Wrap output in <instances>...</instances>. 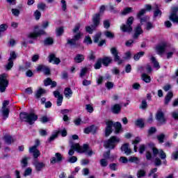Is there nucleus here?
<instances>
[{
  "label": "nucleus",
  "mask_w": 178,
  "mask_h": 178,
  "mask_svg": "<svg viewBox=\"0 0 178 178\" xmlns=\"http://www.w3.org/2000/svg\"><path fill=\"white\" fill-rule=\"evenodd\" d=\"M100 165L103 168H105V167L108 166V161L105 159H101L100 160Z\"/></svg>",
  "instance_id": "5fc2aeb1"
},
{
  "label": "nucleus",
  "mask_w": 178,
  "mask_h": 178,
  "mask_svg": "<svg viewBox=\"0 0 178 178\" xmlns=\"http://www.w3.org/2000/svg\"><path fill=\"white\" fill-rule=\"evenodd\" d=\"M54 95L55 98H57V106H60L62 102H63V95H60V92H59L58 90L54 91Z\"/></svg>",
  "instance_id": "ddd939ff"
},
{
  "label": "nucleus",
  "mask_w": 178,
  "mask_h": 178,
  "mask_svg": "<svg viewBox=\"0 0 178 178\" xmlns=\"http://www.w3.org/2000/svg\"><path fill=\"white\" fill-rule=\"evenodd\" d=\"M19 118L22 122H26L30 124H33L34 122L38 119V116L33 113L29 114L27 113H21L19 114Z\"/></svg>",
  "instance_id": "20e7f679"
},
{
  "label": "nucleus",
  "mask_w": 178,
  "mask_h": 178,
  "mask_svg": "<svg viewBox=\"0 0 178 178\" xmlns=\"http://www.w3.org/2000/svg\"><path fill=\"white\" fill-rule=\"evenodd\" d=\"M131 8H127L124 9V10L122 12V15H129V13H131Z\"/></svg>",
  "instance_id": "bf43d9fd"
},
{
  "label": "nucleus",
  "mask_w": 178,
  "mask_h": 178,
  "mask_svg": "<svg viewBox=\"0 0 178 178\" xmlns=\"http://www.w3.org/2000/svg\"><path fill=\"white\" fill-rule=\"evenodd\" d=\"M28 158L27 157H24L22 161H21V163H22V168H26V166H27L28 164Z\"/></svg>",
  "instance_id": "8fccbe9b"
},
{
  "label": "nucleus",
  "mask_w": 178,
  "mask_h": 178,
  "mask_svg": "<svg viewBox=\"0 0 178 178\" xmlns=\"http://www.w3.org/2000/svg\"><path fill=\"white\" fill-rule=\"evenodd\" d=\"M3 140L5 141V143L8 144V145H10V144H12L13 143H15V138L9 135L4 136Z\"/></svg>",
  "instance_id": "a878e982"
},
{
  "label": "nucleus",
  "mask_w": 178,
  "mask_h": 178,
  "mask_svg": "<svg viewBox=\"0 0 178 178\" xmlns=\"http://www.w3.org/2000/svg\"><path fill=\"white\" fill-rule=\"evenodd\" d=\"M8 30V25L6 24H3L0 25V31L1 33H3V31H6Z\"/></svg>",
  "instance_id": "13d9d810"
},
{
  "label": "nucleus",
  "mask_w": 178,
  "mask_h": 178,
  "mask_svg": "<svg viewBox=\"0 0 178 178\" xmlns=\"http://www.w3.org/2000/svg\"><path fill=\"white\" fill-rule=\"evenodd\" d=\"M143 34V29H141V26L138 25L137 27L135 29V33L134 34V38L137 40L140 35Z\"/></svg>",
  "instance_id": "4be33fe9"
},
{
  "label": "nucleus",
  "mask_w": 178,
  "mask_h": 178,
  "mask_svg": "<svg viewBox=\"0 0 178 178\" xmlns=\"http://www.w3.org/2000/svg\"><path fill=\"white\" fill-rule=\"evenodd\" d=\"M101 35H102V34L101 33H97L93 38V42L97 44V42H98V41H99V39L101 38Z\"/></svg>",
  "instance_id": "37998d69"
},
{
  "label": "nucleus",
  "mask_w": 178,
  "mask_h": 178,
  "mask_svg": "<svg viewBox=\"0 0 178 178\" xmlns=\"http://www.w3.org/2000/svg\"><path fill=\"white\" fill-rule=\"evenodd\" d=\"M113 83L111 81H108L105 83V86L106 87L107 90H112V88H113Z\"/></svg>",
  "instance_id": "864d4df0"
},
{
  "label": "nucleus",
  "mask_w": 178,
  "mask_h": 178,
  "mask_svg": "<svg viewBox=\"0 0 178 178\" xmlns=\"http://www.w3.org/2000/svg\"><path fill=\"white\" fill-rule=\"evenodd\" d=\"M172 117L175 120H178V111H175L171 113Z\"/></svg>",
  "instance_id": "e2e57ef3"
},
{
  "label": "nucleus",
  "mask_w": 178,
  "mask_h": 178,
  "mask_svg": "<svg viewBox=\"0 0 178 178\" xmlns=\"http://www.w3.org/2000/svg\"><path fill=\"white\" fill-rule=\"evenodd\" d=\"M172 98H173V92H169L165 97V104L168 105V104L170 102V99H172Z\"/></svg>",
  "instance_id": "c85d7f7f"
},
{
  "label": "nucleus",
  "mask_w": 178,
  "mask_h": 178,
  "mask_svg": "<svg viewBox=\"0 0 178 178\" xmlns=\"http://www.w3.org/2000/svg\"><path fill=\"white\" fill-rule=\"evenodd\" d=\"M44 94H47V90L44 89L40 88L38 89L35 93V97L37 98V99L41 98L42 95H44Z\"/></svg>",
  "instance_id": "aec40b11"
},
{
  "label": "nucleus",
  "mask_w": 178,
  "mask_h": 178,
  "mask_svg": "<svg viewBox=\"0 0 178 178\" xmlns=\"http://www.w3.org/2000/svg\"><path fill=\"white\" fill-rule=\"evenodd\" d=\"M73 95V91H72V89L70 88H65L64 90V95L65 98H70L72 97V95Z\"/></svg>",
  "instance_id": "bb28decb"
},
{
  "label": "nucleus",
  "mask_w": 178,
  "mask_h": 178,
  "mask_svg": "<svg viewBox=\"0 0 178 178\" xmlns=\"http://www.w3.org/2000/svg\"><path fill=\"white\" fill-rule=\"evenodd\" d=\"M144 56V52L140 51L134 56V59L136 60H138L141 58V56Z\"/></svg>",
  "instance_id": "3c124183"
},
{
  "label": "nucleus",
  "mask_w": 178,
  "mask_h": 178,
  "mask_svg": "<svg viewBox=\"0 0 178 178\" xmlns=\"http://www.w3.org/2000/svg\"><path fill=\"white\" fill-rule=\"evenodd\" d=\"M177 12H178V7L174 6L171 9V14L169 17L170 20H172L173 23H177L178 24V16H177Z\"/></svg>",
  "instance_id": "9d476101"
},
{
  "label": "nucleus",
  "mask_w": 178,
  "mask_h": 178,
  "mask_svg": "<svg viewBox=\"0 0 178 178\" xmlns=\"http://www.w3.org/2000/svg\"><path fill=\"white\" fill-rule=\"evenodd\" d=\"M159 156L161 159H166V154L163 149H160L159 152Z\"/></svg>",
  "instance_id": "a19ab883"
},
{
  "label": "nucleus",
  "mask_w": 178,
  "mask_h": 178,
  "mask_svg": "<svg viewBox=\"0 0 178 178\" xmlns=\"http://www.w3.org/2000/svg\"><path fill=\"white\" fill-rule=\"evenodd\" d=\"M83 42L86 44V45H89L90 44H92V40H91L90 36H86Z\"/></svg>",
  "instance_id": "c9c22d12"
},
{
  "label": "nucleus",
  "mask_w": 178,
  "mask_h": 178,
  "mask_svg": "<svg viewBox=\"0 0 178 178\" xmlns=\"http://www.w3.org/2000/svg\"><path fill=\"white\" fill-rule=\"evenodd\" d=\"M95 29H97V27H95L94 25H92V26H86V33H88V34H92Z\"/></svg>",
  "instance_id": "2f4dec72"
},
{
  "label": "nucleus",
  "mask_w": 178,
  "mask_h": 178,
  "mask_svg": "<svg viewBox=\"0 0 178 178\" xmlns=\"http://www.w3.org/2000/svg\"><path fill=\"white\" fill-rule=\"evenodd\" d=\"M40 29L39 26H35V31L31 33H29L27 37L28 38H33V40H35L38 37H40L41 35H44L45 34V32L44 30H40L39 31H37Z\"/></svg>",
  "instance_id": "6e6552de"
},
{
  "label": "nucleus",
  "mask_w": 178,
  "mask_h": 178,
  "mask_svg": "<svg viewBox=\"0 0 178 178\" xmlns=\"http://www.w3.org/2000/svg\"><path fill=\"white\" fill-rule=\"evenodd\" d=\"M33 172V170L31 169V168H27L25 170V172L24 173V176H30V175Z\"/></svg>",
  "instance_id": "603ef678"
},
{
  "label": "nucleus",
  "mask_w": 178,
  "mask_h": 178,
  "mask_svg": "<svg viewBox=\"0 0 178 178\" xmlns=\"http://www.w3.org/2000/svg\"><path fill=\"white\" fill-rule=\"evenodd\" d=\"M37 71L38 72H43V73H44V74H49V73H51L49 68L47 66L42 65L38 66Z\"/></svg>",
  "instance_id": "f3484780"
},
{
  "label": "nucleus",
  "mask_w": 178,
  "mask_h": 178,
  "mask_svg": "<svg viewBox=\"0 0 178 178\" xmlns=\"http://www.w3.org/2000/svg\"><path fill=\"white\" fill-rule=\"evenodd\" d=\"M118 143H120V138L116 136H111L108 140L104 141V145L105 148L113 149Z\"/></svg>",
  "instance_id": "39448f33"
},
{
  "label": "nucleus",
  "mask_w": 178,
  "mask_h": 178,
  "mask_svg": "<svg viewBox=\"0 0 178 178\" xmlns=\"http://www.w3.org/2000/svg\"><path fill=\"white\" fill-rule=\"evenodd\" d=\"M80 27H81V24H80V23H78L72 29V33H74V34L75 35H74L73 38H69L67 39V44L68 45H70L71 47L76 45L77 41H79V40H81V37L83 35V33L79 32V31L80 30Z\"/></svg>",
  "instance_id": "f03ea898"
},
{
  "label": "nucleus",
  "mask_w": 178,
  "mask_h": 178,
  "mask_svg": "<svg viewBox=\"0 0 178 178\" xmlns=\"http://www.w3.org/2000/svg\"><path fill=\"white\" fill-rule=\"evenodd\" d=\"M13 67V60H8V64L6 65L7 70H10Z\"/></svg>",
  "instance_id": "c03bdc74"
},
{
  "label": "nucleus",
  "mask_w": 178,
  "mask_h": 178,
  "mask_svg": "<svg viewBox=\"0 0 178 178\" xmlns=\"http://www.w3.org/2000/svg\"><path fill=\"white\" fill-rule=\"evenodd\" d=\"M6 77V74H0V92H5L9 86V81Z\"/></svg>",
  "instance_id": "423d86ee"
},
{
  "label": "nucleus",
  "mask_w": 178,
  "mask_h": 178,
  "mask_svg": "<svg viewBox=\"0 0 178 178\" xmlns=\"http://www.w3.org/2000/svg\"><path fill=\"white\" fill-rule=\"evenodd\" d=\"M102 67V58H99L96 63L95 64V69L98 70L101 69Z\"/></svg>",
  "instance_id": "f704fd0d"
},
{
  "label": "nucleus",
  "mask_w": 178,
  "mask_h": 178,
  "mask_svg": "<svg viewBox=\"0 0 178 178\" xmlns=\"http://www.w3.org/2000/svg\"><path fill=\"white\" fill-rule=\"evenodd\" d=\"M68 161L70 162V163H74L77 162V157L72 156L69 158Z\"/></svg>",
  "instance_id": "052dcab7"
},
{
  "label": "nucleus",
  "mask_w": 178,
  "mask_h": 178,
  "mask_svg": "<svg viewBox=\"0 0 178 178\" xmlns=\"http://www.w3.org/2000/svg\"><path fill=\"white\" fill-rule=\"evenodd\" d=\"M90 84H91V81L90 80L84 79L82 81V86H84L85 87H87V86H90Z\"/></svg>",
  "instance_id": "338daca9"
},
{
  "label": "nucleus",
  "mask_w": 178,
  "mask_h": 178,
  "mask_svg": "<svg viewBox=\"0 0 178 178\" xmlns=\"http://www.w3.org/2000/svg\"><path fill=\"white\" fill-rule=\"evenodd\" d=\"M166 48H168V43L162 42L156 46L155 49L159 55H162L166 51Z\"/></svg>",
  "instance_id": "9b49d317"
},
{
  "label": "nucleus",
  "mask_w": 178,
  "mask_h": 178,
  "mask_svg": "<svg viewBox=\"0 0 178 178\" xmlns=\"http://www.w3.org/2000/svg\"><path fill=\"white\" fill-rule=\"evenodd\" d=\"M119 161L121 163H127V162H129V159H127V158L124 156H121Z\"/></svg>",
  "instance_id": "0e129e2a"
},
{
  "label": "nucleus",
  "mask_w": 178,
  "mask_h": 178,
  "mask_svg": "<svg viewBox=\"0 0 178 178\" xmlns=\"http://www.w3.org/2000/svg\"><path fill=\"white\" fill-rule=\"evenodd\" d=\"M83 131L85 134H90V133H95V131H97V127H95V126L94 125H92L85 128Z\"/></svg>",
  "instance_id": "393cba45"
},
{
  "label": "nucleus",
  "mask_w": 178,
  "mask_h": 178,
  "mask_svg": "<svg viewBox=\"0 0 178 178\" xmlns=\"http://www.w3.org/2000/svg\"><path fill=\"white\" fill-rule=\"evenodd\" d=\"M142 79L145 83H150L151 82V76H148L147 74H142Z\"/></svg>",
  "instance_id": "72a5a7b5"
},
{
  "label": "nucleus",
  "mask_w": 178,
  "mask_h": 178,
  "mask_svg": "<svg viewBox=\"0 0 178 178\" xmlns=\"http://www.w3.org/2000/svg\"><path fill=\"white\" fill-rule=\"evenodd\" d=\"M2 116H3V119L4 120H6V119H8V118L9 117V109L3 108V110H2Z\"/></svg>",
  "instance_id": "c756f323"
},
{
  "label": "nucleus",
  "mask_w": 178,
  "mask_h": 178,
  "mask_svg": "<svg viewBox=\"0 0 178 178\" xmlns=\"http://www.w3.org/2000/svg\"><path fill=\"white\" fill-rule=\"evenodd\" d=\"M36 172H41L45 168V163L44 162L35 161L33 163Z\"/></svg>",
  "instance_id": "dca6fc26"
},
{
  "label": "nucleus",
  "mask_w": 178,
  "mask_h": 178,
  "mask_svg": "<svg viewBox=\"0 0 178 178\" xmlns=\"http://www.w3.org/2000/svg\"><path fill=\"white\" fill-rule=\"evenodd\" d=\"M156 119L161 124H165V123H166V118H165V114L162 112V110L157 111Z\"/></svg>",
  "instance_id": "f8f14e48"
},
{
  "label": "nucleus",
  "mask_w": 178,
  "mask_h": 178,
  "mask_svg": "<svg viewBox=\"0 0 178 178\" xmlns=\"http://www.w3.org/2000/svg\"><path fill=\"white\" fill-rule=\"evenodd\" d=\"M11 12H12L13 15H14V16H16V17H17V16H19V15H20V11L17 8H13L11 10Z\"/></svg>",
  "instance_id": "4d7b16f0"
},
{
  "label": "nucleus",
  "mask_w": 178,
  "mask_h": 178,
  "mask_svg": "<svg viewBox=\"0 0 178 178\" xmlns=\"http://www.w3.org/2000/svg\"><path fill=\"white\" fill-rule=\"evenodd\" d=\"M128 161L129 162H131V163H137V162H138V161H140V159H138V157L130 156V157H129Z\"/></svg>",
  "instance_id": "4c0bfd02"
},
{
  "label": "nucleus",
  "mask_w": 178,
  "mask_h": 178,
  "mask_svg": "<svg viewBox=\"0 0 178 178\" xmlns=\"http://www.w3.org/2000/svg\"><path fill=\"white\" fill-rule=\"evenodd\" d=\"M56 34L58 36L62 35V34H63V28L60 27L56 29Z\"/></svg>",
  "instance_id": "774afa93"
},
{
  "label": "nucleus",
  "mask_w": 178,
  "mask_h": 178,
  "mask_svg": "<svg viewBox=\"0 0 178 178\" xmlns=\"http://www.w3.org/2000/svg\"><path fill=\"white\" fill-rule=\"evenodd\" d=\"M111 54L114 58V61L118 63V65H122L123 63V60L120 59V56H119V51L116 47H112L111 49Z\"/></svg>",
  "instance_id": "1a4fd4ad"
},
{
  "label": "nucleus",
  "mask_w": 178,
  "mask_h": 178,
  "mask_svg": "<svg viewBox=\"0 0 178 178\" xmlns=\"http://www.w3.org/2000/svg\"><path fill=\"white\" fill-rule=\"evenodd\" d=\"M17 58V56L16 55V53L15 51H11L10 53V58H8V60H15Z\"/></svg>",
  "instance_id": "79ce46f5"
},
{
  "label": "nucleus",
  "mask_w": 178,
  "mask_h": 178,
  "mask_svg": "<svg viewBox=\"0 0 178 178\" xmlns=\"http://www.w3.org/2000/svg\"><path fill=\"white\" fill-rule=\"evenodd\" d=\"M70 149L68 152V155L70 156H72V155H74V151H76L79 154H84V152H86L87 155L88 156H91L94 152L92 149H90V147H88V145L84 144L83 147L80 146V144L79 143H74L73 140H70Z\"/></svg>",
  "instance_id": "f257e3e1"
},
{
  "label": "nucleus",
  "mask_w": 178,
  "mask_h": 178,
  "mask_svg": "<svg viewBox=\"0 0 178 178\" xmlns=\"http://www.w3.org/2000/svg\"><path fill=\"white\" fill-rule=\"evenodd\" d=\"M29 152L30 154H33V158L35 159H37L40 155H41V153H40V151L37 149V146H33L29 148Z\"/></svg>",
  "instance_id": "2eb2a0df"
},
{
  "label": "nucleus",
  "mask_w": 178,
  "mask_h": 178,
  "mask_svg": "<svg viewBox=\"0 0 178 178\" xmlns=\"http://www.w3.org/2000/svg\"><path fill=\"white\" fill-rule=\"evenodd\" d=\"M105 36L107 38H114L115 34H113L112 32L107 31L104 33Z\"/></svg>",
  "instance_id": "49530a36"
},
{
  "label": "nucleus",
  "mask_w": 178,
  "mask_h": 178,
  "mask_svg": "<svg viewBox=\"0 0 178 178\" xmlns=\"http://www.w3.org/2000/svg\"><path fill=\"white\" fill-rule=\"evenodd\" d=\"M55 156L51 157L50 160V162L51 163H52V165H55L56 162H61L63 159V156L62 154H60V153H56Z\"/></svg>",
  "instance_id": "4468645a"
},
{
  "label": "nucleus",
  "mask_w": 178,
  "mask_h": 178,
  "mask_svg": "<svg viewBox=\"0 0 178 178\" xmlns=\"http://www.w3.org/2000/svg\"><path fill=\"white\" fill-rule=\"evenodd\" d=\"M58 134H59V131H55L54 134L49 137V141H54L56 138V137H58Z\"/></svg>",
  "instance_id": "de8ad7c7"
},
{
  "label": "nucleus",
  "mask_w": 178,
  "mask_h": 178,
  "mask_svg": "<svg viewBox=\"0 0 178 178\" xmlns=\"http://www.w3.org/2000/svg\"><path fill=\"white\" fill-rule=\"evenodd\" d=\"M34 17L36 20H40V17H41V12L39 10H35L34 13Z\"/></svg>",
  "instance_id": "6e6d98bb"
},
{
  "label": "nucleus",
  "mask_w": 178,
  "mask_h": 178,
  "mask_svg": "<svg viewBox=\"0 0 178 178\" xmlns=\"http://www.w3.org/2000/svg\"><path fill=\"white\" fill-rule=\"evenodd\" d=\"M157 140L160 144L163 143V140H165V134H161L160 135L157 136Z\"/></svg>",
  "instance_id": "a18cd8bd"
},
{
  "label": "nucleus",
  "mask_w": 178,
  "mask_h": 178,
  "mask_svg": "<svg viewBox=\"0 0 178 178\" xmlns=\"http://www.w3.org/2000/svg\"><path fill=\"white\" fill-rule=\"evenodd\" d=\"M112 61V58L109 56H105L102 58V63L104 65V66H109Z\"/></svg>",
  "instance_id": "b1692460"
},
{
  "label": "nucleus",
  "mask_w": 178,
  "mask_h": 178,
  "mask_svg": "<svg viewBox=\"0 0 178 178\" xmlns=\"http://www.w3.org/2000/svg\"><path fill=\"white\" fill-rule=\"evenodd\" d=\"M136 126L138 127L143 128L144 127V122L142 120H138L136 122Z\"/></svg>",
  "instance_id": "680f3d73"
},
{
  "label": "nucleus",
  "mask_w": 178,
  "mask_h": 178,
  "mask_svg": "<svg viewBox=\"0 0 178 178\" xmlns=\"http://www.w3.org/2000/svg\"><path fill=\"white\" fill-rule=\"evenodd\" d=\"M106 127L105 129V136L106 137H109L112 134V127H115V134H119V131L122 129V124L119 122H117L115 124H113V122L108 121L106 122Z\"/></svg>",
  "instance_id": "7ed1b4c3"
},
{
  "label": "nucleus",
  "mask_w": 178,
  "mask_h": 178,
  "mask_svg": "<svg viewBox=\"0 0 178 178\" xmlns=\"http://www.w3.org/2000/svg\"><path fill=\"white\" fill-rule=\"evenodd\" d=\"M86 109L89 113H92L94 112V107H92L91 104H86Z\"/></svg>",
  "instance_id": "ea45409f"
},
{
  "label": "nucleus",
  "mask_w": 178,
  "mask_h": 178,
  "mask_svg": "<svg viewBox=\"0 0 178 178\" xmlns=\"http://www.w3.org/2000/svg\"><path fill=\"white\" fill-rule=\"evenodd\" d=\"M49 62L50 63L54 62V65H59L60 63V59H59V58H56L55 54H50L49 56Z\"/></svg>",
  "instance_id": "6ab92c4d"
},
{
  "label": "nucleus",
  "mask_w": 178,
  "mask_h": 178,
  "mask_svg": "<svg viewBox=\"0 0 178 178\" xmlns=\"http://www.w3.org/2000/svg\"><path fill=\"white\" fill-rule=\"evenodd\" d=\"M51 120L50 118H48L47 115H43L40 118V122L42 123H47Z\"/></svg>",
  "instance_id": "58836bf2"
},
{
  "label": "nucleus",
  "mask_w": 178,
  "mask_h": 178,
  "mask_svg": "<svg viewBox=\"0 0 178 178\" xmlns=\"http://www.w3.org/2000/svg\"><path fill=\"white\" fill-rule=\"evenodd\" d=\"M149 147L152 149V151L153 152V155L154 156H156L159 154V150L155 147V145L154 143H149Z\"/></svg>",
  "instance_id": "cd10ccee"
},
{
  "label": "nucleus",
  "mask_w": 178,
  "mask_h": 178,
  "mask_svg": "<svg viewBox=\"0 0 178 178\" xmlns=\"http://www.w3.org/2000/svg\"><path fill=\"white\" fill-rule=\"evenodd\" d=\"M54 44V39L47 38L44 40V45H52Z\"/></svg>",
  "instance_id": "e433bc0d"
},
{
  "label": "nucleus",
  "mask_w": 178,
  "mask_h": 178,
  "mask_svg": "<svg viewBox=\"0 0 178 178\" xmlns=\"http://www.w3.org/2000/svg\"><path fill=\"white\" fill-rule=\"evenodd\" d=\"M120 149L122 152H124L126 155H130V154H131V149L129 147V143L122 145Z\"/></svg>",
  "instance_id": "a211bd4d"
},
{
  "label": "nucleus",
  "mask_w": 178,
  "mask_h": 178,
  "mask_svg": "<svg viewBox=\"0 0 178 178\" xmlns=\"http://www.w3.org/2000/svg\"><path fill=\"white\" fill-rule=\"evenodd\" d=\"M150 60L152 62L153 65H154V67H155L156 69H160L161 66H159V63H158V61L156 60V58H155V57L152 56L150 58Z\"/></svg>",
  "instance_id": "7c9ffc66"
},
{
  "label": "nucleus",
  "mask_w": 178,
  "mask_h": 178,
  "mask_svg": "<svg viewBox=\"0 0 178 178\" xmlns=\"http://www.w3.org/2000/svg\"><path fill=\"white\" fill-rule=\"evenodd\" d=\"M120 111H122V106H120V104H114L111 106V111L115 115H118V113H120Z\"/></svg>",
  "instance_id": "412c9836"
},
{
  "label": "nucleus",
  "mask_w": 178,
  "mask_h": 178,
  "mask_svg": "<svg viewBox=\"0 0 178 178\" xmlns=\"http://www.w3.org/2000/svg\"><path fill=\"white\" fill-rule=\"evenodd\" d=\"M134 20V18L133 17H130L127 21V24H123L120 26L122 31L124 33H131V31H133L131 24H133Z\"/></svg>",
  "instance_id": "0eeeda50"
},
{
  "label": "nucleus",
  "mask_w": 178,
  "mask_h": 178,
  "mask_svg": "<svg viewBox=\"0 0 178 178\" xmlns=\"http://www.w3.org/2000/svg\"><path fill=\"white\" fill-rule=\"evenodd\" d=\"M100 16L101 15H99V13L95 14L93 16L92 22H93V26L95 27H98V26H99Z\"/></svg>",
  "instance_id": "5701e85b"
},
{
  "label": "nucleus",
  "mask_w": 178,
  "mask_h": 178,
  "mask_svg": "<svg viewBox=\"0 0 178 178\" xmlns=\"http://www.w3.org/2000/svg\"><path fill=\"white\" fill-rule=\"evenodd\" d=\"M144 176H145V171L144 170H139L137 173V177L141 178L144 177Z\"/></svg>",
  "instance_id": "09e8293b"
},
{
  "label": "nucleus",
  "mask_w": 178,
  "mask_h": 178,
  "mask_svg": "<svg viewBox=\"0 0 178 178\" xmlns=\"http://www.w3.org/2000/svg\"><path fill=\"white\" fill-rule=\"evenodd\" d=\"M87 70H88V69H87L86 67L82 68L80 72V77H83V76H86V73H87Z\"/></svg>",
  "instance_id": "69168bd1"
},
{
  "label": "nucleus",
  "mask_w": 178,
  "mask_h": 178,
  "mask_svg": "<svg viewBox=\"0 0 178 178\" xmlns=\"http://www.w3.org/2000/svg\"><path fill=\"white\" fill-rule=\"evenodd\" d=\"M83 60H84V56L82 54H78L75 57V62H76V63H81Z\"/></svg>",
  "instance_id": "473e14b6"
}]
</instances>
